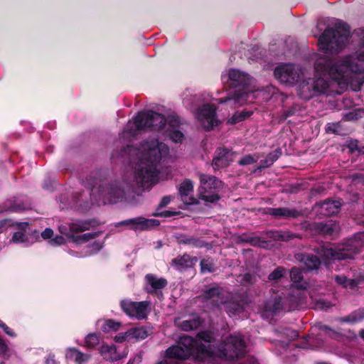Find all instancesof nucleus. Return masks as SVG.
Listing matches in <instances>:
<instances>
[{
	"mask_svg": "<svg viewBox=\"0 0 364 364\" xmlns=\"http://www.w3.org/2000/svg\"><path fill=\"white\" fill-rule=\"evenodd\" d=\"M336 29L326 28L318 38V46L322 52L317 55L314 69L315 78L302 81L298 86L299 97L309 100L319 94L338 92L332 88L336 83L341 89L350 87L358 90L364 83V31L362 34V46L353 54L343 56L333 60L328 53H338L346 46L350 29L347 24L338 22Z\"/></svg>",
	"mask_w": 364,
	"mask_h": 364,
	"instance_id": "nucleus-1",
	"label": "nucleus"
},
{
	"mask_svg": "<svg viewBox=\"0 0 364 364\" xmlns=\"http://www.w3.org/2000/svg\"><path fill=\"white\" fill-rule=\"evenodd\" d=\"M124 151L136 165L131 179L114 183L106 188L100 186V194L105 203H115L126 192L135 187L149 188L159 181V165L169 154L168 146L158 138L149 136L138 146H128Z\"/></svg>",
	"mask_w": 364,
	"mask_h": 364,
	"instance_id": "nucleus-2",
	"label": "nucleus"
},
{
	"mask_svg": "<svg viewBox=\"0 0 364 364\" xmlns=\"http://www.w3.org/2000/svg\"><path fill=\"white\" fill-rule=\"evenodd\" d=\"M212 339L209 332L199 333L195 339L188 336H181L177 345L165 351V357L186 360L193 356L203 364H219L223 359L233 360L246 353V343L239 334L228 336L217 352L212 350Z\"/></svg>",
	"mask_w": 364,
	"mask_h": 364,
	"instance_id": "nucleus-3",
	"label": "nucleus"
},
{
	"mask_svg": "<svg viewBox=\"0 0 364 364\" xmlns=\"http://www.w3.org/2000/svg\"><path fill=\"white\" fill-rule=\"evenodd\" d=\"M179 124L176 117L169 118L167 123V119L161 114L153 111L141 112L127 122L121 137L129 141L142 132L154 131L174 142H181L184 135L179 129Z\"/></svg>",
	"mask_w": 364,
	"mask_h": 364,
	"instance_id": "nucleus-4",
	"label": "nucleus"
},
{
	"mask_svg": "<svg viewBox=\"0 0 364 364\" xmlns=\"http://www.w3.org/2000/svg\"><path fill=\"white\" fill-rule=\"evenodd\" d=\"M222 80L232 91L228 97L220 99L218 102L231 108L253 102L259 95H264V90H254L252 77L239 69L226 70L222 75Z\"/></svg>",
	"mask_w": 364,
	"mask_h": 364,
	"instance_id": "nucleus-5",
	"label": "nucleus"
},
{
	"mask_svg": "<svg viewBox=\"0 0 364 364\" xmlns=\"http://www.w3.org/2000/svg\"><path fill=\"white\" fill-rule=\"evenodd\" d=\"M364 234L360 233L350 240L346 244L338 245H328L322 247L318 250L317 254L322 258L326 265L330 264L331 260H341L347 258H352L353 255L359 251L363 245Z\"/></svg>",
	"mask_w": 364,
	"mask_h": 364,
	"instance_id": "nucleus-6",
	"label": "nucleus"
},
{
	"mask_svg": "<svg viewBox=\"0 0 364 364\" xmlns=\"http://www.w3.org/2000/svg\"><path fill=\"white\" fill-rule=\"evenodd\" d=\"M205 301L213 306H223L226 312L230 315H236L243 309L242 304L235 300H225L230 296L229 293L219 287H214L205 291L203 294Z\"/></svg>",
	"mask_w": 364,
	"mask_h": 364,
	"instance_id": "nucleus-7",
	"label": "nucleus"
},
{
	"mask_svg": "<svg viewBox=\"0 0 364 364\" xmlns=\"http://www.w3.org/2000/svg\"><path fill=\"white\" fill-rule=\"evenodd\" d=\"M93 226V223L90 220H73L68 225H60L58 228L61 234L73 237L76 244H82L95 238L99 232H89L74 237V235L80 232L90 230Z\"/></svg>",
	"mask_w": 364,
	"mask_h": 364,
	"instance_id": "nucleus-8",
	"label": "nucleus"
},
{
	"mask_svg": "<svg viewBox=\"0 0 364 364\" xmlns=\"http://www.w3.org/2000/svg\"><path fill=\"white\" fill-rule=\"evenodd\" d=\"M199 195L202 200L214 203L219 200V192L223 183L216 177L207 174H200Z\"/></svg>",
	"mask_w": 364,
	"mask_h": 364,
	"instance_id": "nucleus-9",
	"label": "nucleus"
},
{
	"mask_svg": "<svg viewBox=\"0 0 364 364\" xmlns=\"http://www.w3.org/2000/svg\"><path fill=\"white\" fill-rule=\"evenodd\" d=\"M194 115L198 124L208 131L213 129L220 123L215 114V108L209 104L198 107Z\"/></svg>",
	"mask_w": 364,
	"mask_h": 364,
	"instance_id": "nucleus-10",
	"label": "nucleus"
},
{
	"mask_svg": "<svg viewBox=\"0 0 364 364\" xmlns=\"http://www.w3.org/2000/svg\"><path fill=\"white\" fill-rule=\"evenodd\" d=\"M120 306L127 316L138 320L146 318L151 310V304L147 301L136 302L125 299L120 302Z\"/></svg>",
	"mask_w": 364,
	"mask_h": 364,
	"instance_id": "nucleus-11",
	"label": "nucleus"
},
{
	"mask_svg": "<svg viewBox=\"0 0 364 364\" xmlns=\"http://www.w3.org/2000/svg\"><path fill=\"white\" fill-rule=\"evenodd\" d=\"M302 74L300 68L294 64L287 63L278 65L274 70L275 77L282 83L292 85Z\"/></svg>",
	"mask_w": 364,
	"mask_h": 364,
	"instance_id": "nucleus-12",
	"label": "nucleus"
},
{
	"mask_svg": "<svg viewBox=\"0 0 364 364\" xmlns=\"http://www.w3.org/2000/svg\"><path fill=\"white\" fill-rule=\"evenodd\" d=\"M159 225V222L155 219H146L142 217H138L119 222L116 224V226L129 225L130 228L134 231H142L158 226Z\"/></svg>",
	"mask_w": 364,
	"mask_h": 364,
	"instance_id": "nucleus-13",
	"label": "nucleus"
},
{
	"mask_svg": "<svg viewBox=\"0 0 364 364\" xmlns=\"http://www.w3.org/2000/svg\"><path fill=\"white\" fill-rule=\"evenodd\" d=\"M178 191L184 204L191 205L196 203V199L193 196V183L191 180H184L181 183Z\"/></svg>",
	"mask_w": 364,
	"mask_h": 364,
	"instance_id": "nucleus-14",
	"label": "nucleus"
},
{
	"mask_svg": "<svg viewBox=\"0 0 364 364\" xmlns=\"http://www.w3.org/2000/svg\"><path fill=\"white\" fill-rule=\"evenodd\" d=\"M233 159V154L226 149H219L216 156L213 160V166L215 168H223L228 166Z\"/></svg>",
	"mask_w": 364,
	"mask_h": 364,
	"instance_id": "nucleus-15",
	"label": "nucleus"
},
{
	"mask_svg": "<svg viewBox=\"0 0 364 364\" xmlns=\"http://www.w3.org/2000/svg\"><path fill=\"white\" fill-rule=\"evenodd\" d=\"M341 204L340 200H326L318 205L317 207L321 215L330 216L339 212Z\"/></svg>",
	"mask_w": 364,
	"mask_h": 364,
	"instance_id": "nucleus-16",
	"label": "nucleus"
},
{
	"mask_svg": "<svg viewBox=\"0 0 364 364\" xmlns=\"http://www.w3.org/2000/svg\"><path fill=\"white\" fill-rule=\"evenodd\" d=\"M167 284V281L164 278H159L153 274H147L145 277V289L148 292H154L161 289Z\"/></svg>",
	"mask_w": 364,
	"mask_h": 364,
	"instance_id": "nucleus-17",
	"label": "nucleus"
},
{
	"mask_svg": "<svg viewBox=\"0 0 364 364\" xmlns=\"http://www.w3.org/2000/svg\"><path fill=\"white\" fill-rule=\"evenodd\" d=\"M29 208L30 205L26 203L24 197L20 196L8 200L6 202V208L4 211L18 212L27 210Z\"/></svg>",
	"mask_w": 364,
	"mask_h": 364,
	"instance_id": "nucleus-18",
	"label": "nucleus"
},
{
	"mask_svg": "<svg viewBox=\"0 0 364 364\" xmlns=\"http://www.w3.org/2000/svg\"><path fill=\"white\" fill-rule=\"evenodd\" d=\"M197 262L196 257H191L188 255H184L173 259L171 265L177 270L181 271L186 268H189L195 265Z\"/></svg>",
	"mask_w": 364,
	"mask_h": 364,
	"instance_id": "nucleus-19",
	"label": "nucleus"
},
{
	"mask_svg": "<svg viewBox=\"0 0 364 364\" xmlns=\"http://www.w3.org/2000/svg\"><path fill=\"white\" fill-rule=\"evenodd\" d=\"M100 352L105 360L110 361H117L125 356L119 353L114 345H102L100 347Z\"/></svg>",
	"mask_w": 364,
	"mask_h": 364,
	"instance_id": "nucleus-20",
	"label": "nucleus"
},
{
	"mask_svg": "<svg viewBox=\"0 0 364 364\" xmlns=\"http://www.w3.org/2000/svg\"><path fill=\"white\" fill-rule=\"evenodd\" d=\"M295 258L296 260L303 262L309 270L318 269L321 264V261L318 257L311 255L297 254Z\"/></svg>",
	"mask_w": 364,
	"mask_h": 364,
	"instance_id": "nucleus-21",
	"label": "nucleus"
},
{
	"mask_svg": "<svg viewBox=\"0 0 364 364\" xmlns=\"http://www.w3.org/2000/svg\"><path fill=\"white\" fill-rule=\"evenodd\" d=\"M65 358L68 360H74L77 364H83L90 360V356L82 353L75 348H69L66 350Z\"/></svg>",
	"mask_w": 364,
	"mask_h": 364,
	"instance_id": "nucleus-22",
	"label": "nucleus"
},
{
	"mask_svg": "<svg viewBox=\"0 0 364 364\" xmlns=\"http://www.w3.org/2000/svg\"><path fill=\"white\" fill-rule=\"evenodd\" d=\"M201 323L198 317L181 321L180 318H175L174 324L183 331H191L198 328Z\"/></svg>",
	"mask_w": 364,
	"mask_h": 364,
	"instance_id": "nucleus-23",
	"label": "nucleus"
},
{
	"mask_svg": "<svg viewBox=\"0 0 364 364\" xmlns=\"http://www.w3.org/2000/svg\"><path fill=\"white\" fill-rule=\"evenodd\" d=\"M291 280L294 286L299 289H305L306 287V282H303L302 271L297 267L292 268L290 272Z\"/></svg>",
	"mask_w": 364,
	"mask_h": 364,
	"instance_id": "nucleus-24",
	"label": "nucleus"
},
{
	"mask_svg": "<svg viewBox=\"0 0 364 364\" xmlns=\"http://www.w3.org/2000/svg\"><path fill=\"white\" fill-rule=\"evenodd\" d=\"M283 309V302L281 297L275 296L273 299L267 301L264 304V311L272 314H275Z\"/></svg>",
	"mask_w": 364,
	"mask_h": 364,
	"instance_id": "nucleus-25",
	"label": "nucleus"
},
{
	"mask_svg": "<svg viewBox=\"0 0 364 364\" xmlns=\"http://www.w3.org/2000/svg\"><path fill=\"white\" fill-rule=\"evenodd\" d=\"M269 213L275 217L296 218L298 215L296 210L285 208H270Z\"/></svg>",
	"mask_w": 364,
	"mask_h": 364,
	"instance_id": "nucleus-26",
	"label": "nucleus"
},
{
	"mask_svg": "<svg viewBox=\"0 0 364 364\" xmlns=\"http://www.w3.org/2000/svg\"><path fill=\"white\" fill-rule=\"evenodd\" d=\"M128 336L130 341L143 340L148 336V332L144 327L132 328L128 330Z\"/></svg>",
	"mask_w": 364,
	"mask_h": 364,
	"instance_id": "nucleus-27",
	"label": "nucleus"
},
{
	"mask_svg": "<svg viewBox=\"0 0 364 364\" xmlns=\"http://www.w3.org/2000/svg\"><path fill=\"white\" fill-rule=\"evenodd\" d=\"M317 227L321 233L328 235L334 234L338 230V224L331 220L326 223H321L317 225Z\"/></svg>",
	"mask_w": 364,
	"mask_h": 364,
	"instance_id": "nucleus-28",
	"label": "nucleus"
},
{
	"mask_svg": "<svg viewBox=\"0 0 364 364\" xmlns=\"http://www.w3.org/2000/svg\"><path fill=\"white\" fill-rule=\"evenodd\" d=\"M252 114V111L242 110L241 112H236L233 115L228 119V124H235L239 123L245 119L250 117Z\"/></svg>",
	"mask_w": 364,
	"mask_h": 364,
	"instance_id": "nucleus-29",
	"label": "nucleus"
},
{
	"mask_svg": "<svg viewBox=\"0 0 364 364\" xmlns=\"http://www.w3.org/2000/svg\"><path fill=\"white\" fill-rule=\"evenodd\" d=\"M12 241L17 244H23L26 246L31 245L33 241L29 239V236L22 231L14 232L12 237Z\"/></svg>",
	"mask_w": 364,
	"mask_h": 364,
	"instance_id": "nucleus-30",
	"label": "nucleus"
},
{
	"mask_svg": "<svg viewBox=\"0 0 364 364\" xmlns=\"http://www.w3.org/2000/svg\"><path fill=\"white\" fill-rule=\"evenodd\" d=\"M120 323L114 321V320L109 319L103 322L101 327L104 332L116 331L119 328Z\"/></svg>",
	"mask_w": 364,
	"mask_h": 364,
	"instance_id": "nucleus-31",
	"label": "nucleus"
},
{
	"mask_svg": "<svg viewBox=\"0 0 364 364\" xmlns=\"http://www.w3.org/2000/svg\"><path fill=\"white\" fill-rule=\"evenodd\" d=\"M280 153L281 152L279 150H276L273 153H270L267 156L265 160L262 162V164L259 166V168H264L271 166L279 158Z\"/></svg>",
	"mask_w": 364,
	"mask_h": 364,
	"instance_id": "nucleus-32",
	"label": "nucleus"
},
{
	"mask_svg": "<svg viewBox=\"0 0 364 364\" xmlns=\"http://www.w3.org/2000/svg\"><path fill=\"white\" fill-rule=\"evenodd\" d=\"M336 282L343 287H350L353 288L355 286V282L352 279H348L344 275H338L335 277Z\"/></svg>",
	"mask_w": 364,
	"mask_h": 364,
	"instance_id": "nucleus-33",
	"label": "nucleus"
},
{
	"mask_svg": "<svg viewBox=\"0 0 364 364\" xmlns=\"http://www.w3.org/2000/svg\"><path fill=\"white\" fill-rule=\"evenodd\" d=\"M100 343V337L97 333H90L85 338V344L87 347H95Z\"/></svg>",
	"mask_w": 364,
	"mask_h": 364,
	"instance_id": "nucleus-34",
	"label": "nucleus"
},
{
	"mask_svg": "<svg viewBox=\"0 0 364 364\" xmlns=\"http://www.w3.org/2000/svg\"><path fill=\"white\" fill-rule=\"evenodd\" d=\"M286 273V269L284 267H277L269 275V279L271 281H277L283 277Z\"/></svg>",
	"mask_w": 364,
	"mask_h": 364,
	"instance_id": "nucleus-35",
	"label": "nucleus"
},
{
	"mask_svg": "<svg viewBox=\"0 0 364 364\" xmlns=\"http://www.w3.org/2000/svg\"><path fill=\"white\" fill-rule=\"evenodd\" d=\"M364 318V314L355 312L353 314L342 318V321L347 323H356Z\"/></svg>",
	"mask_w": 364,
	"mask_h": 364,
	"instance_id": "nucleus-36",
	"label": "nucleus"
},
{
	"mask_svg": "<svg viewBox=\"0 0 364 364\" xmlns=\"http://www.w3.org/2000/svg\"><path fill=\"white\" fill-rule=\"evenodd\" d=\"M200 269L203 273L212 272L214 270L213 264L209 259H203L200 262Z\"/></svg>",
	"mask_w": 364,
	"mask_h": 364,
	"instance_id": "nucleus-37",
	"label": "nucleus"
},
{
	"mask_svg": "<svg viewBox=\"0 0 364 364\" xmlns=\"http://www.w3.org/2000/svg\"><path fill=\"white\" fill-rule=\"evenodd\" d=\"M259 159V156L254 154H248L243 156L240 161L239 164L245 166L248 164H252L256 162Z\"/></svg>",
	"mask_w": 364,
	"mask_h": 364,
	"instance_id": "nucleus-38",
	"label": "nucleus"
},
{
	"mask_svg": "<svg viewBox=\"0 0 364 364\" xmlns=\"http://www.w3.org/2000/svg\"><path fill=\"white\" fill-rule=\"evenodd\" d=\"M103 246V242L98 240V241H95L89 247L86 252V253L85 254V256H87V255H92V254H95L96 252H97L99 250H100L102 249Z\"/></svg>",
	"mask_w": 364,
	"mask_h": 364,
	"instance_id": "nucleus-39",
	"label": "nucleus"
},
{
	"mask_svg": "<svg viewBox=\"0 0 364 364\" xmlns=\"http://www.w3.org/2000/svg\"><path fill=\"white\" fill-rule=\"evenodd\" d=\"M0 328L3 329L4 333L8 335L10 337L14 338L16 337V333L14 331L9 328L8 326H6L3 321L0 320Z\"/></svg>",
	"mask_w": 364,
	"mask_h": 364,
	"instance_id": "nucleus-40",
	"label": "nucleus"
},
{
	"mask_svg": "<svg viewBox=\"0 0 364 364\" xmlns=\"http://www.w3.org/2000/svg\"><path fill=\"white\" fill-rule=\"evenodd\" d=\"M331 306V304L325 300H319L316 303V308L321 310H327Z\"/></svg>",
	"mask_w": 364,
	"mask_h": 364,
	"instance_id": "nucleus-41",
	"label": "nucleus"
},
{
	"mask_svg": "<svg viewBox=\"0 0 364 364\" xmlns=\"http://www.w3.org/2000/svg\"><path fill=\"white\" fill-rule=\"evenodd\" d=\"M114 340L117 342L122 343L125 341H130L129 336H128V331H127L124 333H119L117 335L115 336Z\"/></svg>",
	"mask_w": 364,
	"mask_h": 364,
	"instance_id": "nucleus-42",
	"label": "nucleus"
},
{
	"mask_svg": "<svg viewBox=\"0 0 364 364\" xmlns=\"http://www.w3.org/2000/svg\"><path fill=\"white\" fill-rule=\"evenodd\" d=\"M51 245H60L65 243V239L63 236H55L49 241Z\"/></svg>",
	"mask_w": 364,
	"mask_h": 364,
	"instance_id": "nucleus-43",
	"label": "nucleus"
},
{
	"mask_svg": "<svg viewBox=\"0 0 364 364\" xmlns=\"http://www.w3.org/2000/svg\"><path fill=\"white\" fill-rule=\"evenodd\" d=\"M53 235V231L50 228H46L42 232L41 236L44 240L50 239Z\"/></svg>",
	"mask_w": 364,
	"mask_h": 364,
	"instance_id": "nucleus-44",
	"label": "nucleus"
},
{
	"mask_svg": "<svg viewBox=\"0 0 364 364\" xmlns=\"http://www.w3.org/2000/svg\"><path fill=\"white\" fill-rule=\"evenodd\" d=\"M8 346L4 341V340L1 338H0V354L1 355H6V353L8 351Z\"/></svg>",
	"mask_w": 364,
	"mask_h": 364,
	"instance_id": "nucleus-45",
	"label": "nucleus"
},
{
	"mask_svg": "<svg viewBox=\"0 0 364 364\" xmlns=\"http://www.w3.org/2000/svg\"><path fill=\"white\" fill-rule=\"evenodd\" d=\"M170 201H171V197L165 196L162 198V200L160 203V206L165 207L170 203Z\"/></svg>",
	"mask_w": 364,
	"mask_h": 364,
	"instance_id": "nucleus-46",
	"label": "nucleus"
},
{
	"mask_svg": "<svg viewBox=\"0 0 364 364\" xmlns=\"http://www.w3.org/2000/svg\"><path fill=\"white\" fill-rule=\"evenodd\" d=\"M46 364H57L53 355H48L46 360Z\"/></svg>",
	"mask_w": 364,
	"mask_h": 364,
	"instance_id": "nucleus-47",
	"label": "nucleus"
},
{
	"mask_svg": "<svg viewBox=\"0 0 364 364\" xmlns=\"http://www.w3.org/2000/svg\"><path fill=\"white\" fill-rule=\"evenodd\" d=\"M242 281L245 283H248L252 282V275L250 274H245L242 276Z\"/></svg>",
	"mask_w": 364,
	"mask_h": 364,
	"instance_id": "nucleus-48",
	"label": "nucleus"
},
{
	"mask_svg": "<svg viewBox=\"0 0 364 364\" xmlns=\"http://www.w3.org/2000/svg\"><path fill=\"white\" fill-rule=\"evenodd\" d=\"M233 364H256V361L255 360L254 358H248L244 363H242L241 362H237Z\"/></svg>",
	"mask_w": 364,
	"mask_h": 364,
	"instance_id": "nucleus-49",
	"label": "nucleus"
},
{
	"mask_svg": "<svg viewBox=\"0 0 364 364\" xmlns=\"http://www.w3.org/2000/svg\"><path fill=\"white\" fill-rule=\"evenodd\" d=\"M17 225L20 229L25 230L28 226V223H18Z\"/></svg>",
	"mask_w": 364,
	"mask_h": 364,
	"instance_id": "nucleus-50",
	"label": "nucleus"
},
{
	"mask_svg": "<svg viewBox=\"0 0 364 364\" xmlns=\"http://www.w3.org/2000/svg\"><path fill=\"white\" fill-rule=\"evenodd\" d=\"M10 221L8 220H3L0 221V231H1V229L6 225L8 223H9Z\"/></svg>",
	"mask_w": 364,
	"mask_h": 364,
	"instance_id": "nucleus-51",
	"label": "nucleus"
},
{
	"mask_svg": "<svg viewBox=\"0 0 364 364\" xmlns=\"http://www.w3.org/2000/svg\"><path fill=\"white\" fill-rule=\"evenodd\" d=\"M254 244H255V245H259V246H260V247H265V244H266V242H264V241H262V242H254Z\"/></svg>",
	"mask_w": 364,
	"mask_h": 364,
	"instance_id": "nucleus-52",
	"label": "nucleus"
},
{
	"mask_svg": "<svg viewBox=\"0 0 364 364\" xmlns=\"http://www.w3.org/2000/svg\"><path fill=\"white\" fill-rule=\"evenodd\" d=\"M346 118H347V119H354V116L353 115V113H349L346 116Z\"/></svg>",
	"mask_w": 364,
	"mask_h": 364,
	"instance_id": "nucleus-53",
	"label": "nucleus"
},
{
	"mask_svg": "<svg viewBox=\"0 0 364 364\" xmlns=\"http://www.w3.org/2000/svg\"><path fill=\"white\" fill-rule=\"evenodd\" d=\"M183 103L187 107L190 105L189 100L187 98L183 100Z\"/></svg>",
	"mask_w": 364,
	"mask_h": 364,
	"instance_id": "nucleus-54",
	"label": "nucleus"
},
{
	"mask_svg": "<svg viewBox=\"0 0 364 364\" xmlns=\"http://www.w3.org/2000/svg\"><path fill=\"white\" fill-rule=\"evenodd\" d=\"M360 336L362 338L364 339V330H361L360 332Z\"/></svg>",
	"mask_w": 364,
	"mask_h": 364,
	"instance_id": "nucleus-55",
	"label": "nucleus"
},
{
	"mask_svg": "<svg viewBox=\"0 0 364 364\" xmlns=\"http://www.w3.org/2000/svg\"><path fill=\"white\" fill-rule=\"evenodd\" d=\"M157 364H170L167 360H164L158 363Z\"/></svg>",
	"mask_w": 364,
	"mask_h": 364,
	"instance_id": "nucleus-56",
	"label": "nucleus"
},
{
	"mask_svg": "<svg viewBox=\"0 0 364 364\" xmlns=\"http://www.w3.org/2000/svg\"><path fill=\"white\" fill-rule=\"evenodd\" d=\"M163 215H165V216H169L170 214H167V213H164V214H162Z\"/></svg>",
	"mask_w": 364,
	"mask_h": 364,
	"instance_id": "nucleus-57",
	"label": "nucleus"
},
{
	"mask_svg": "<svg viewBox=\"0 0 364 364\" xmlns=\"http://www.w3.org/2000/svg\"><path fill=\"white\" fill-rule=\"evenodd\" d=\"M268 98H269V97H263V99H264V100H267V99H268Z\"/></svg>",
	"mask_w": 364,
	"mask_h": 364,
	"instance_id": "nucleus-58",
	"label": "nucleus"
},
{
	"mask_svg": "<svg viewBox=\"0 0 364 364\" xmlns=\"http://www.w3.org/2000/svg\"><path fill=\"white\" fill-rule=\"evenodd\" d=\"M92 193H94V186L92 188Z\"/></svg>",
	"mask_w": 364,
	"mask_h": 364,
	"instance_id": "nucleus-59",
	"label": "nucleus"
},
{
	"mask_svg": "<svg viewBox=\"0 0 364 364\" xmlns=\"http://www.w3.org/2000/svg\"><path fill=\"white\" fill-rule=\"evenodd\" d=\"M277 235H275V237H277V236H280V235L279 233H276Z\"/></svg>",
	"mask_w": 364,
	"mask_h": 364,
	"instance_id": "nucleus-60",
	"label": "nucleus"
},
{
	"mask_svg": "<svg viewBox=\"0 0 364 364\" xmlns=\"http://www.w3.org/2000/svg\"><path fill=\"white\" fill-rule=\"evenodd\" d=\"M0 364H3V362H2V361H0Z\"/></svg>",
	"mask_w": 364,
	"mask_h": 364,
	"instance_id": "nucleus-61",
	"label": "nucleus"
}]
</instances>
